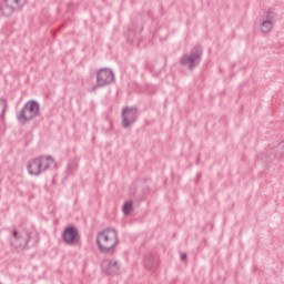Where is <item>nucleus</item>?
<instances>
[{
	"label": "nucleus",
	"instance_id": "nucleus-1",
	"mask_svg": "<svg viewBox=\"0 0 284 284\" xmlns=\"http://www.w3.org/2000/svg\"><path fill=\"white\" fill-rule=\"evenodd\" d=\"M97 245L100 252L108 254L119 245V233L112 227L100 231L97 235Z\"/></svg>",
	"mask_w": 284,
	"mask_h": 284
},
{
	"label": "nucleus",
	"instance_id": "nucleus-2",
	"mask_svg": "<svg viewBox=\"0 0 284 284\" xmlns=\"http://www.w3.org/2000/svg\"><path fill=\"white\" fill-rule=\"evenodd\" d=\"M54 164V158L51 155H40L29 160L27 170L31 176H39L50 170V165Z\"/></svg>",
	"mask_w": 284,
	"mask_h": 284
},
{
	"label": "nucleus",
	"instance_id": "nucleus-3",
	"mask_svg": "<svg viewBox=\"0 0 284 284\" xmlns=\"http://www.w3.org/2000/svg\"><path fill=\"white\" fill-rule=\"evenodd\" d=\"M201 57H203V48L195 45L189 53H185L180 59V65L186 68L192 72L201 63Z\"/></svg>",
	"mask_w": 284,
	"mask_h": 284
},
{
	"label": "nucleus",
	"instance_id": "nucleus-4",
	"mask_svg": "<svg viewBox=\"0 0 284 284\" xmlns=\"http://www.w3.org/2000/svg\"><path fill=\"white\" fill-rule=\"evenodd\" d=\"M39 116V102L31 100L28 101L20 112L17 114V119L21 125H26V123H30L33 119Z\"/></svg>",
	"mask_w": 284,
	"mask_h": 284
},
{
	"label": "nucleus",
	"instance_id": "nucleus-5",
	"mask_svg": "<svg viewBox=\"0 0 284 284\" xmlns=\"http://www.w3.org/2000/svg\"><path fill=\"white\" fill-rule=\"evenodd\" d=\"M28 0H3L0 6L2 17H12L14 12H21Z\"/></svg>",
	"mask_w": 284,
	"mask_h": 284
},
{
	"label": "nucleus",
	"instance_id": "nucleus-6",
	"mask_svg": "<svg viewBox=\"0 0 284 284\" xmlns=\"http://www.w3.org/2000/svg\"><path fill=\"white\" fill-rule=\"evenodd\" d=\"M95 82L97 85L92 87V92L97 90V88H105V85H111L114 83V72L110 69H100L95 73Z\"/></svg>",
	"mask_w": 284,
	"mask_h": 284
},
{
	"label": "nucleus",
	"instance_id": "nucleus-7",
	"mask_svg": "<svg viewBox=\"0 0 284 284\" xmlns=\"http://www.w3.org/2000/svg\"><path fill=\"white\" fill-rule=\"evenodd\" d=\"M121 119L122 128L128 129L130 125L136 123V119H139V110L134 106H126L122 109Z\"/></svg>",
	"mask_w": 284,
	"mask_h": 284
},
{
	"label": "nucleus",
	"instance_id": "nucleus-8",
	"mask_svg": "<svg viewBox=\"0 0 284 284\" xmlns=\"http://www.w3.org/2000/svg\"><path fill=\"white\" fill-rule=\"evenodd\" d=\"M77 236H79V232L74 226H68L62 232V240L67 245H77Z\"/></svg>",
	"mask_w": 284,
	"mask_h": 284
},
{
	"label": "nucleus",
	"instance_id": "nucleus-9",
	"mask_svg": "<svg viewBox=\"0 0 284 284\" xmlns=\"http://www.w3.org/2000/svg\"><path fill=\"white\" fill-rule=\"evenodd\" d=\"M272 11H266L260 19V30L261 32L267 33L272 30L274 23L272 22Z\"/></svg>",
	"mask_w": 284,
	"mask_h": 284
},
{
	"label": "nucleus",
	"instance_id": "nucleus-10",
	"mask_svg": "<svg viewBox=\"0 0 284 284\" xmlns=\"http://www.w3.org/2000/svg\"><path fill=\"white\" fill-rule=\"evenodd\" d=\"M12 236L13 239H16V241L19 242V245L22 250H26V247H28V243H30V232L28 231L18 232L17 230H14L12 232Z\"/></svg>",
	"mask_w": 284,
	"mask_h": 284
},
{
	"label": "nucleus",
	"instance_id": "nucleus-11",
	"mask_svg": "<svg viewBox=\"0 0 284 284\" xmlns=\"http://www.w3.org/2000/svg\"><path fill=\"white\" fill-rule=\"evenodd\" d=\"M102 268L105 271L106 274H115L121 270V263L114 260H104L102 262Z\"/></svg>",
	"mask_w": 284,
	"mask_h": 284
},
{
	"label": "nucleus",
	"instance_id": "nucleus-12",
	"mask_svg": "<svg viewBox=\"0 0 284 284\" xmlns=\"http://www.w3.org/2000/svg\"><path fill=\"white\" fill-rule=\"evenodd\" d=\"M78 169H79V163L75 160H71L68 163V166H67L68 174H74V172H77Z\"/></svg>",
	"mask_w": 284,
	"mask_h": 284
},
{
	"label": "nucleus",
	"instance_id": "nucleus-13",
	"mask_svg": "<svg viewBox=\"0 0 284 284\" xmlns=\"http://www.w3.org/2000/svg\"><path fill=\"white\" fill-rule=\"evenodd\" d=\"M122 212L124 216H130V213L132 212V202H125L122 207Z\"/></svg>",
	"mask_w": 284,
	"mask_h": 284
},
{
	"label": "nucleus",
	"instance_id": "nucleus-14",
	"mask_svg": "<svg viewBox=\"0 0 284 284\" xmlns=\"http://www.w3.org/2000/svg\"><path fill=\"white\" fill-rule=\"evenodd\" d=\"M0 109L1 114H6V111L8 110V102L4 99H0Z\"/></svg>",
	"mask_w": 284,
	"mask_h": 284
},
{
	"label": "nucleus",
	"instance_id": "nucleus-15",
	"mask_svg": "<svg viewBox=\"0 0 284 284\" xmlns=\"http://www.w3.org/2000/svg\"><path fill=\"white\" fill-rule=\"evenodd\" d=\"M152 263V260H149V262H145V267H148L150 270V267H152L150 264Z\"/></svg>",
	"mask_w": 284,
	"mask_h": 284
},
{
	"label": "nucleus",
	"instance_id": "nucleus-16",
	"mask_svg": "<svg viewBox=\"0 0 284 284\" xmlns=\"http://www.w3.org/2000/svg\"><path fill=\"white\" fill-rule=\"evenodd\" d=\"M182 261H185L187 258V255L184 253L181 255Z\"/></svg>",
	"mask_w": 284,
	"mask_h": 284
}]
</instances>
